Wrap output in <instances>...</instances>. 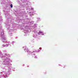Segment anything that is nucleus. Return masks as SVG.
Masks as SVG:
<instances>
[{
	"label": "nucleus",
	"mask_w": 78,
	"mask_h": 78,
	"mask_svg": "<svg viewBox=\"0 0 78 78\" xmlns=\"http://www.w3.org/2000/svg\"><path fill=\"white\" fill-rule=\"evenodd\" d=\"M26 50L27 51V52H29V51H28V48H26L24 50Z\"/></svg>",
	"instance_id": "1"
},
{
	"label": "nucleus",
	"mask_w": 78,
	"mask_h": 78,
	"mask_svg": "<svg viewBox=\"0 0 78 78\" xmlns=\"http://www.w3.org/2000/svg\"><path fill=\"white\" fill-rule=\"evenodd\" d=\"M10 7L11 8H12V4H11V5H10Z\"/></svg>",
	"instance_id": "2"
},
{
	"label": "nucleus",
	"mask_w": 78,
	"mask_h": 78,
	"mask_svg": "<svg viewBox=\"0 0 78 78\" xmlns=\"http://www.w3.org/2000/svg\"><path fill=\"white\" fill-rule=\"evenodd\" d=\"M39 34H41V33L42 34V32L40 31V32H39Z\"/></svg>",
	"instance_id": "3"
},
{
	"label": "nucleus",
	"mask_w": 78,
	"mask_h": 78,
	"mask_svg": "<svg viewBox=\"0 0 78 78\" xmlns=\"http://www.w3.org/2000/svg\"><path fill=\"white\" fill-rule=\"evenodd\" d=\"M35 58H37V57H36V56H35Z\"/></svg>",
	"instance_id": "4"
}]
</instances>
